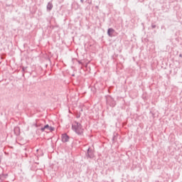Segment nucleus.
Returning <instances> with one entry per match:
<instances>
[{
	"label": "nucleus",
	"mask_w": 182,
	"mask_h": 182,
	"mask_svg": "<svg viewBox=\"0 0 182 182\" xmlns=\"http://www.w3.org/2000/svg\"><path fill=\"white\" fill-rule=\"evenodd\" d=\"M72 129L77 134H83V127H82V124L79 122H73Z\"/></svg>",
	"instance_id": "nucleus-1"
},
{
	"label": "nucleus",
	"mask_w": 182,
	"mask_h": 182,
	"mask_svg": "<svg viewBox=\"0 0 182 182\" xmlns=\"http://www.w3.org/2000/svg\"><path fill=\"white\" fill-rule=\"evenodd\" d=\"M41 132H46V133H50V132H53L55 128L53 127H50L49 124L46 125L44 127L41 129Z\"/></svg>",
	"instance_id": "nucleus-2"
},
{
	"label": "nucleus",
	"mask_w": 182,
	"mask_h": 182,
	"mask_svg": "<svg viewBox=\"0 0 182 182\" xmlns=\"http://www.w3.org/2000/svg\"><path fill=\"white\" fill-rule=\"evenodd\" d=\"M62 141L66 143V141H69V136L66 134H63L62 135Z\"/></svg>",
	"instance_id": "nucleus-3"
},
{
	"label": "nucleus",
	"mask_w": 182,
	"mask_h": 182,
	"mask_svg": "<svg viewBox=\"0 0 182 182\" xmlns=\"http://www.w3.org/2000/svg\"><path fill=\"white\" fill-rule=\"evenodd\" d=\"M113 32H114V31L113 29H112V28H109L108 30V35H109V36H112V33H113Z\"/></svg>",
	"instance_id": "nucleus-4"
},
{
	"label": "nucleus",
	"mask_w": 182,
	"mask_h": 182,
	"mask_svg": "<svg viewBox=\"0 0 182 182\" xmlns=\"http://www.w3.org/2000/svg\"><path fill=\"white\" fill-rule=\"evenodd\" d=\"M47 8H48V9H49V11H50V9H52V8H53L52 4H48V6H47Z\"/></svg>",
	"instance_id": "nucleus-5"
}]
</instances>
